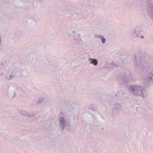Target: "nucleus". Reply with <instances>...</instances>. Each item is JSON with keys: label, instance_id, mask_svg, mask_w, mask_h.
<instances>
[{"label": "nucleus", "instance_id": "obj_1", "mask_svg": "<svg viewBox=\"0 0 153 153\" xmlns=\"http://www.w3.org/2000/svg\"><path fill=\"white\" fill-rule=\"evenodd\" d=\"M151 58L149 56L148 59L146 58V54L141 53L135 54L134 57L136 69L141 73H147L144 81L147 85L153 82V61H151Z\"/></svg>", "mask_w": 153, "mask_h": 153}, {"label": "nucleus", "instance_id": "obj_2", "mask_svg": "<svg viewBox=\"0 0 153 153\" xmlns=\"http://www.w3.org/2000/svg\"><path fill=\"white\" fill-rule=\"evenodd\" d=\"M129 91L132 95L144 97L143 91L145 90L141 86L135 85H131L129 88Z\"/></svg>", "mask_w": 153, "mask_h": 153}, {"label": "nucleus", "instance_id": "obj_3", "mask_svg": "<svg viewBox=\"0 0 153 153\" xmlns=\"http://www.w3.org/2000/svg\"><path fill=\"white\" fill-rule=\"evenodd\" d=\"M8 90V92L11 93L13 92L14 93L13 95L12 98L16 97V92L15 91L16 90L17 92L20 93L22 89L18 85L15 84H12L10 85L7 88Z\"/></svg>", "mask_w": 153, "mask_h": 153}, {"label": "nucleus", "instance_id": "obj_4", "mask_svg": "<svg viewBox=\"0 0 153 153\" xmlns=\"http://www.w3.org/2000/svg\"><path fill=\"white\" fill-rule=\"evenodd\" d=\"M121 76L123 78V81L125 83H127L133 82V77L129 72L122 74Z\"/></svg>", "mask_w": 153, "mask_h": 153}, {"label": "nucleus", "instance_id": "obj_5", "mask_svg": "<svg viewBox=\"0 0 153 153\" xmlns=\"http://www.w3.org/2000/svg\"><path fill=\"white\" fill-rule=\"evenodd\" d=\"M146 6L147 13L151 19L153 18V4L151 0H146Z\"/></svg>", "mask_w": 153, "mask_h": 153}, {"label": "nucleus", "instance_id": "obj_6", "mask_svg": "<svg viewBox=\"0 0 153 153\" xmlns=\"http://www.w3.org/2000/svg\"><path fill=\"white\" fill-rule=\"evenodd\" d=\"M63 105L70 112H73L74 111L75 107V105L74 104L65 101Z\"/></svg>", "mask_w": 153, "mask_h": 153}, {"label": "nucleus", "instance_id": "obj_7", "mask_svg": "<svg viewBox=\"0 0 153 153\" xmlns=\"http://www.w3.org/2000/svg\"><path fill=\"white\" fill-rule=\"evenodd\" d=\"M100 99L104 102H109L110 99L111 98L112 95L111 94H101L99 96Z\"/></svg>", "mask_w": 153, "mask_h": 153}, {"label": "nucleus", "instance_id": "obj_8", "mask_svg": "<svg viewBox=\"0 0 153 153\" xmlns=\"http://www.w3.org/2000/svg\"><path fill=\"white\" fill-rule=\"evenodd\" d=\"M141 31L138 28H136L131 32L132 36L135 38H139L140 37V33Z\"/></svg>", "mask_w": 153, "mask_h": 153}, {"label": "nucleus", "instance_id": "obj_9", "mask_svg": "<svg viewBox=\"0 0 153 153\" xmlns=\"http://www.w3.org/2000/svg\"><path fill=\"white\" fill-rule=\"evenodd\" d=\"M20 73L22 76L23 77V80H26L28 77L27 71L26 69L21 70Z\"/></svg>", "mask_w": 153, "mask_h": 153}, {"label": "nucleus", "instance_id": "obj_10", "mask_svg": "<svg viewBox=\"0 0 153 153\" xmlns=\"http://www.w3.org/2000/svg\"><path fill=\"white\" fill-rule=\"evenodd\" d=\"M59 121L60 127L62 129L64 130L65 126V121L64 119L62 117H61L59 118Z\"/></svg>", "mask_w": 153, "mask_h": 153}, {"label": "nucleus", "instance_id": "obj_11", "mask_svg": "<svg viewBox=\"0 0 153 153\" xmlns=\"http://www.w3.org/2000/svg\"><path fill=\"white\" fill-rule=\"evenodd\" d=\"M114 63L115 62L114 61L112 62L111 64H110L108 66H107V67H108V68H111L114 70H116L117 69L116 68L119 66V65L117 64L115 65Z\"/></svg>", "mask_w": 153, "mask_h": 153}, {"label": "nucleus", "instance_id": "obj_12", "mask_svg": "<svg viewBox=\"0 0 153 153\" xmlns=\"http://www.w3.org/2000/svg\"><path fill=\"white\" fill-rule=\"evenodd\" d=\"M70 37H73L75 40H77L78 38L79 34L74 31H72L70 33Z\"/></svg>", "mask_w": 153, "mask_h": 153}, {"label": "nucleus", "instance_id": "obj_13", "mask_svg": "<svg viewBox=\"0 0 153 153\" xmlns=\"http://www.w3.org/2000/svg\"><path fill=\"white\" fill-rule=\"evenodd\" d=\"M56 126V123L55 122L51 123L49 127V130L51 131L55 130Z\"/></svg>", "mask_w": 153, "mask_h": 153}, {"label": "nucleus", "instance_id": "obj_14", "mask_svg": "<svg viewBox=\"0 0 153 153\" xmlns=\"http://www.w3.org/2000/svg\"><path fill=\"white\" fill-rule=\"evenodd\" d=\"M88 61L91 64H93L94 65L96 66L97 65L98 61L96 59H93L89 58Z\"/></svg>", "mask_w": 153, "mask_h": 153}, {"label": "nucleus", "instance_id": "obj_15", "mask_svg": "<svg viewBox=\"0 0 153 153\" xmlns=\"http://www.w3.org/2000/svg\"><path fill=\"white\" fill-rule=\"evenodd\" d=\"M121 107V105L120 104L116 103L114 105L113 109L115 110H119L120 109Z\"/></svg>", "mask_w": 153, "mask_h": 153}, {"label": "nucleus", "instance_id": "obj_16", "mask_svg": "<svg viewBox=\"0 0 153 153\" xmlns=\"http://www.w3.org/2000/svg\"><path fill=\"white\" fill-rule=\"evenodd\" d=\"M98 38L101 39V42L102 44H104L105 42L106 39L103 36L99 35L98 36Z\"/></svg>", "mask_w": 153, "mask_h": 153}, {"label": "nucleus", "instance_id": "obj_17", "mask_svg": "<svg viewBox=\"0 0 153 153\" xmlns=\"http://www.w3.org/2000/svg\"><path fill=\"white\" fill-rule=\"evenodd\" d=\"M15 76V74H12L10 75L9 77H6V79L7 80H10L12 79L13 77H14Z\"/></svg>", "mask_w": 153, "mask_h": 153}, {"label": "nucleus", "instance_id": "obj_18", "mask_svg": "<svg viewBox=\"0 0 153 153\" xmlns=\"http://www.w3.org/2000/svg\"><path fill=\"white\" fill-rule=\"evenodd\" d=\"M18 71V68L17 67H15L14 69L12 71V74H15L16 75V74Z\"/></svg>", "mask_w": 153, "mask_h": 153}, {"label": "nucleus", "instance_id": "obj_19", "mask_svg": "<svg viewBox=\"0 0 153 153\" xmlns=\"http://www.w3.org/2000/svg\"><path fill=\"white\" fill-rule=\"evenodd\" d=\"M32 19L35 22H38L39 20V18L36 16L33 17Z\"/></svg>", "mask_w": 153, "mask_h": 153}, {"label": "nucleus", "instance_id": "obj_20", "mask_svg": "<svg viewBox=\"0 0 153 153\" xmlns=\"http://www.w3.org/2000/svg\"><path fill=\"white\" fill-rule=\"evenodd\" d=\"M44 99L42 98H40L38 99L37 100L38 102L40 103L44 100Z\"/></svg>", "mask_w": 153, "mask_h": 153}, {"label": "nucleus", "instance_id": "obj_21", "mask_svg": "<svg viewBox=\"0 0 153 153\" xmlns=\"http://www.w3.org/2000/svg\"><path fill=\"white\" fill-rule=\"evenodd\" d=\"M21 114L25 116L28 115V113H26L24 111H22L21 112Z\"/></svg>", "mask_w": 153, "mask_h": 153}, {"label": "nucleus", "instance_id": "obj_22", "mask_svg": "<svg viewBox=\"0 0 153 153\" xmlns=\"http://www.w3.org/2000/svg\"><path fill=\"white\" fill-rule=\"evenodd\" d=\"M73 8L69 7H68L67 8V10H68V12H70V11H71L73 10Z\"/></svg>", "mask_w": 153, "mask_h": 153}, {"label": "nucleus", "instance_id": "obj_23", "mask_svg": "<svg viewBox=\"0 0 153 153\" xmlns=\"http://www.w3.org/2000/svg\"><path fill=\"white\" fill-rule=\"evenodd\" d=\"M27 116H28L30 117H32L33 116V115L32 114H30L28 115H28H27Z\"/></svg>", "mask_w": 153, "mask_h": 153}, {"label": "nucleus", "instance_id": "obj_24", "mask_svg": "<svg viewBox=\"0 0 153 153\" xmlns=\"http://www.w3.org/2000/svg\"><path fill=\"white\" fill-rule=\"evenodd\" d=\"M4 66V64L2 63H1V64H0V67H1L2 68Z\"/></svg>", "mask_w": 153, "mask_h": 153}, {"label": "nucleus", "instance_id": "obj_25", "mask_svg": "<svg viewBox=\"0 0 153 153\" xmlns=\"http://www.w3.org/2000/svg\"><path fill=\"white\" fill-rule=\"evenodd\" d=\"M36 1H39L40 2H42L44 0H35Z\"/></svg>", "mask_w": 153, "mask_h": 153}, {"label": "nucleus", "instance_id": "obj_26", "mask_svg": "<svg viewBox=\"0 0 153 153\" xmlns=\"http://www.w3.org/2000/svg\"><path fill=\"white\" fill-rule=\"evenodd\" d=\"M91 109L93 111H94L95 110V108L94 107H93L92 108H91Z\"/></svg>", "mask_w": 153, "mask_h": 153}, {"label": "nucleus", "instance_id": "obj_27", "mask_svg": "<svg viewBox=\"0 0 153 153\" xmlns=\"http://www.w3.org/2000/svg\"><path fill=\"white\" fill-rule=\"evenodd\" d=\"M98 35H95V37H98Z\"/></svg>", "mask_w": 153, "mask_h": 153}, {"label": "nucleus", "instance_id": "obj_28", "mask_svg": "<svg viewBox=\"0 0 153 153\" xmlns=\"http://www.w3.org/2000/svg\"><path fill=\"white\" fill-rule=\"evenodd\" d=\"M1 38H0V45L1 44Z\"/></svg>", "mask_w": 153, "mask_h": 153}, {"label": "nucleus", "instance_id": "obj_29", "mask_svg": "<svg viewBox=\"0 0 153 153\" xmlns=\"http://www.w3.org/2000/svg\"><path fill=\"white\" fill-rule=\"evenodd\" d=\"M141 37L142 38H143V39L144 38V37H143V36H141Z\"/></svg>", "mask_w": 153, "mask_h": 153}, {"label": "nucleus", "instance_id": "obj_30", "mask_svg": "<svg viewBox=\"0 0 153 153\" xmlns=\"http://www.w3.org/2000/svg\"><path fill=\"white\" fill-rule=\"evenodd\" d=\"M93 118H94H94H95V117H94V115H93Z\"/></svg>", "mask_w": 153, "mask_h": 153}, {"label": "nucleus", "instance_id": "obj_31", "mask_svg": "<svg viewBox=\"0 0 153 153\" xmlns=\"http://www.w3.org/2000/svg\"><path fill=\"white\" fill-rule=\"evenodd\" d=\"M153 58V56H152V58Z\"/></svg>", "mask_w": 153, "mask_h": 153}, {"label": "nucleus", "instance_id": "obj_32", "mask_svg": "<svg viewBox=\"0 0 153 153\" xmlns=\"http://www.w3.org/2000/svg\"><path fill=\"white\" fill-rule=\"evenodd\" d=\"M61 114H62V113H61Z\"/></svg>", "mask_w": 153, "mask_h": 153}]
</instances>
